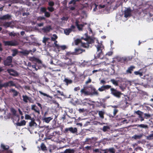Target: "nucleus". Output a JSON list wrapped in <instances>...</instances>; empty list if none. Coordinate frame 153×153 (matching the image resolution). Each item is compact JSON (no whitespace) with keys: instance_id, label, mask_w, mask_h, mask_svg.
<instances>
[{"instance_id":"27","label":"nucleus","mask_w":153,"mask_h":153,"mask_svg":"<svg viewBox=\"0 0 153 153\" xmlns=\"http://www.w3.org/2000/svg\"><path fill=\"white\" fill-rule=\"evenodd\" d=\"M19 121H17V122L16 123V125L18 126H25L26 124V121L25 120H22L20 122H19Z\"/></svg>"},{"instance_id":"45","label":"nucleus","mask_w":153,"mask_h":153,"mask_svg":"<svg viewBox=\"0 0 153 153\" xmlns=\"http://www.w3.org/2000/svg\"><path fill=\"white\" fill-rule=\"evenodd\" d=\"M110 129V128L108 126H104L102 128V130L104 131L105 132L107 131L108 129Z\"/></svg>"},{"instance_id":"63","label":"nucleus","mask_w":153,"mask_h":153,"mask_svg":"<svg viewBox=\"0 0 153 153\" xmlns=\"http://www.w3.org/2000/svg\"><path fill=\"white\" fill-rule=\"evenodd\" d=\"M45 18L43 16H39L37 18V20L38 21H40L42 20H45Z\"/></svg>"},{"instance_id":"38","label":"nucleus","mask_w":153,"mask_h":153,"mask_svg":"<svg viewBox=\"0 0 153 153\" xmlns=\"http://www.w3.org/2000/svg\"><path fill=\"white\" fill-rule=\"evenodd\" d=\"M98 114L100 117L102 118L103 119L104 118V112L102 111H99L98 112Z\"/></svg>"},{"instance_id":"40","label":"nucleus","mask_w":153,"mask_h":153,"mask_svg":"<svg viewBox=\"0 0 153 153\" xmlns=\"http://www.w3.org/2000/svg\"><path fill=\"white\" fill-rule=\"evenodd\" d=\"M11 24V23L10 22H5L3 24V26L5 28H7L10 27Z\"/></svg>"},{"instance_id":"34","label":"nucleus","mask_w":153,"mask_h":153,"mask_svg":"<svg viewBox=\"0 0 153 153\" xmlns=\"http://www.w3.org/2000/svg\"><path fill=\"white\" fill-rule=\"evenodd\" d=\"M31 121L30 122L29 124V126L30 127H32L33 126H36L37 125V124L34 121V120H31Z\"/></svg>"},{"instance_id":"50","label":"nucleus","mask_w":153,"mask_h":153,"mask_svg":"<svg viewBox=\"0 0 153 153\" xmlns=\"http://www.w3.org/2000/svg\"><path fill=\"white\" fill-rule=\"evenodd\" d=\"M25 119L26 120H32V118L29 115L26 114L25 115Z\"/></svg>"},{"instance_id":"56","label":"nucleus","mask_w":153,"mask_h":153,"mask_svg":"<svg viewBox=\"0 0 153 153\" xmlns=\"http://www.w3.org/2000/svg\"><path fill=\"white\" fill-rule=\"evenodd\" d=\"M74 63L72 62L71 59H69V61L67 62V64L68 65H71L73 64Z\"/></svg>"},{"instance_id":"42","label":"nucleus","mask_w":153,"mask_h":153,"mask_svg":"<svg viewBox=\"0 0 153 153\" xmlns=\"http://www.w3.org/2000/svg\"><path fill=\"white\" fill-rule=\"evenodd\" d=\"M32 59L33 61L36 62L39 64H41L42 63L41 61L38 58L33 57Z\"/></svg>"},{"instance_id":"59","label":"nucleus","mask_w":153,"mask_h":153,"mask_svg":"<svg viewBox=\"0 0 153 153\" xmlns=\"http://www.w3.org/2000/svg\"><path fill=\"white\" fill-rule=\"evenodd\" d=\"M54 41L55 47H56L57 49H59V45L58 44H57V41L56 40Z\"/></svg>"},{"instance_id":"6","label":"nucleus","mask_w":153,"mask_h":153,"mask_svg":"<svg viewBox=\"0 0 153 153\" xmlns=\"http://www.w3.org/2000/svg\"><path fill=\"white\" fill-rule=\"evenodd\" d=\"M77 129L76 127H72L66 128L65 129L64 132L65 133H67L70 132L72 134H75L77 132Z\"/></svg>"},{"instance_id":"22","label":"nucleus","mask_w":153,"mask_h":153,"mask_svg":"<svg viewBox=\"0 0 153 153\" xmlns=\"http://www.w3.org/2000/svg\"><path fill=\"white\" fill-rule=\"evenodd\" d=\"M90 101H91L89 100L86 99L82 100V102L84 105H91V104L89 103V102Z\"/></svg>"},{"instance_id":"33","label":"nucleus","mask_w":153,"mask_h":153,"mask_svg":"<svg viewBox=\"0 0 153 153\" xmlns=\"http://www.w3.org/2000/svg\"><path fill=\"white\" fill-rule=\"evenodd\" d=\"M75 44L76 45H78L79 43H81V46H82V43H84L81 39H77L74 41Z\"/></svg>"},{"instance_id":"52","label":"nucleus","mask_w":153,"mask_h":153,"mask_svg":"<svg viewBox=\"0 0 153 153\" xmlns=\"http://www.w3.org/2000/svg\"><path fill=\"white\" fill-rule=\"evenodd\" d=\"M39 93H40V94H41L43 95L44 96H46L48 97H49V98H51V96H50V95H49L45 93H44L41 91H39Z\"/></svg>"},{"instance_id":"46","label":"nucleus","mask_w":153,"mask_h":153,"mask_svg":"<svg viewBox=\"0 0 153 153\" xmlns=\"http://www.w3.org/2000/svg\"><path fill=\"white\" fill-rule=\"evenodd\" d=\"M146 139L148 140H151L153 139V133L147 136Z\"/></svg>"},{"instance_id":"26","label":"nucleus","mask_w":153,"mask_h":153,"mask_svg":"<svg viewBox=\"0 0 153 153\" xmlns=\"http://www.w3.org/2000/svg\"><path fill=\"white\" fill-rule=\"evenodd\" d=\"M7 71L10 75L13 76H14L16 73L15 71L12 69H8Z\"/></svg>"},{"instance_id":"62","label":"nucleus","mask_w":153,"mask_h":153,"mask_svg":"<svg viewBox=\"0 0 153 153\" xmlns=\"http://www.w3.org/2000/svg\"><path fill=\"white\" fill-rule=\"evenodd\" d=\"M150 117V114H147V113H144V118H149Z\"/></svg>"},{"instance_id":"41","label":"nucleus","mask_w":153,"mask_h":153,"mask_svg":"<svg viewBox=\"0 0 153 153\" xmlns=\"http://www.w3.org/2000/svg\"><path fill=\"white\" fill-rule=\"evenodd\" d=\"M12 56H15L17 54H18V51L17 49H14L12 50Z\"/></svg>"},{"instance_id":"1","label":"nucleus","mask_w":153,"mask_h":153,"mask_svg":"<svg viewBox=\"0 0 153 153\" xmlns=\"http://www.w3.org/2000/svg\"><path fill=\"white\" fill-rule=\"evenodd\" d=\"M97 49L96 54L94 55L95 58L97 59L100 58L103 55V51L105 50L104 47L101 43L98 42L97 44L95 45Z\"/></svg>"},{"instance_id":"31","label":"nucleus","mask_w":153,"mask_h":153,"mask_svg":"<svg viewBox=\"0 0 153 153\" xmlns=\"http://www.w3.org/2000/svg\"><path fill=\"white\" fill-rule=\"evenodd\" d=\"M10 91L13 93V96L14 97H16L18 95V92L14 89H11L10 90Z\"/></svg>"},{"instance_id":"64","label":"nucleus","mask_w":153,"mask_h":153,"mask_svg":"<svg viewBox=\"0 0 153 153\" xmlns=\"http://www.w3.org/2000/svg\"><path fill=\"white\" fill-rule=\"evenodd\" d=\"M54 3L53 1H50L48 3V5L51 7L53 6L54 5Z\"/></svg>"},{"instance_id":"17","label":"nucleus","mask_w":153,"mask_h":153,"mask_svg":"<svg viewBox=\"0 0 153 153\" xmlns=\"http://www.w3.org/2000/svg\"><path fill=\"white\" fill-rule=\"evenodd\" d=\"M63 82L65 83V85L68 86L69 84H71L73 83V81L68 78H65L63 80Z\"/></svg>"},{"instance_id":"35","label":"nucleus","mask_w":153,"mask_h":153,"mask_svg":"<svg viewBox=\"0 0 153 153\" xmlns=\"http://www.w3.org/2000/svg\"><path fill=\"white\" fill-rule=\"evenodd\" d=\"M64 33L67 35H68L71 32V30L69 28H67L64 30Z\"/></svg>"},{"instance_id":"20","label":"nucleus","mask_w":153,"mask_h":153,"mask_svg":"<svg viewBox=\"0 0 153 153\" xmlns=\"http://www.w3.org/2000/svg\"><path fill=\"white\" fill-rule=\"evenodd\" d=\"M11 17L10 15L7 14L0 17V19L1 20H4L9 19Z\"/></svg>"},{"instance_id":"21","label":"nucleus","mask_w":153,"mask_h":153,"mask_svg":"<svg viewBox=\"0 0 153 153\" xmlns=\"http://www.w3.org/2000/svg\"><path fill=\"white\" fill-rule=\"evenodd\" d=\"M5 85V87H7L8 86L11 87L12 86H14L15 85V84L14 83L13 81H9V82L4 83Z\"/></svg>"},{"instance_id":"7","label":"nucleus","mask_w":153,"mask_h":153,"mask_svg":"<svg viewBox=\"0 0 153 153\" xmlns=\"http://www.w3.org/2000/svg\"><path fill=\"white\" fill-rule=\"evenodd\" d=\"M5 46H15L18 45V42L16 40L4 42Z\"/></svg>"},{"instance_id":"2","label":"nucleus","mask_w":153,"mask_h":153,"mask_svg":"<svg viewBox=\"0 0 153 153\" xmlns=\"http://www.w3.org/2000/svg\"><path fill=\"white\" fill-rule=\"evenodd\" d=\"M85 38L82 37L81 38V39H84L86 42H84V43H82V46L85 48H88L89 46V45L93 43L94 42V40L90 36H88L87 33H85Z\"/></svg>"},{"instance_id":"61","label":"nucleus","mask_w":153,"mask_h":153,"mask_svg":"<svg viewBox=\"0 0 153 153\" xmlns=\"http://www.w3.org/2000/svg\"><path fill=\"white\" fill-rule=\"evenodd\" d=\"M45 16L47 18H49L50 16V13L47 11L45 13Z\"/></svg>"},{"instance_id":"12","label":"nucleus","mask_w":153,"mask_h":153,"mask_svg":"<svg viewBox=\"0 0 153 153\" xmlns=\"http://www.w3.org/2000/svg\"><path fill=\"white\" fill-rule=\"evenodd\" d=\"M131 12L132 10L130 8H127V9L124 11V17L126 18L128 16H131Z\"/></svg>"},{"instance_id":"14","label":"nucleus","mask_w":153,"mask_h":153,"mask_svg":"<svg viewBox=\"0 0 153 153\" xmlns=\"http://www.w3.org/2000/svg\"><path fill=\"white\" fill-rule=\"evenodd\" d=\"M85 49H81L80 48H77L75 49L74 52V55H78L81 53L83 52H85Z\"/></svg>"},{"instance_id":"37","label":"nucleus","mask_w":153,"mask_h":153,"mask_svg":"<svg viewBox=\"0 0 153 153\" xmlns=\"http://www.w3.org/2000/svg\"><path fill=\"white\" fill-rule=\"evenodd\" d=\"M110 81L115 86H117L118 85V82L116 80L114 79H111Z\"/></svg>"},{"instance_id":"36","label":"nucleus","mask_w":153,"mask_h":153,"mask_svg":"<svg viewBox=\"0 0 153 153\" xmlns=\"http://www.w3.org/2000/svg\"><path fill=\"white\" fill-rule=\"evenodd\" d=\"M40 147L42 150L45 151L47 150V148L45 145L43 143H42Z\"/></svg>"},{"instance_id":"47","label":"nucleus","mask_w":153,"mask_h":153,"mask_svg":"<svg viewBox=\"0 0 153 153\" xmlns=\"http://www.w3.org/2000/svg\"><path fill=\"white\" fill-rule=\"evenodd\" d=\"M118 112V110L117 109L114 108V110L113 115H111V116H110L112 117H114L116 115Z\"/></svg>"},{"instance_id":"19","label":"nucleus","mask_w":153,"mask_h":153,"mask_svg":"<svg viewBox=\"0 0 153 153\" xmlns=\"http://www.w3.org/2000/svg\"><path fill=\"white\" fill-rule=\"evenodd\" d=\"M51 30L52 28L51 26L50 25L45 27L43 28L42 29V30L45 33H47L49 32Z\"/></svg>"},{"instance_id":"49","label":"nucleus","mask_w":153,"mask_h":153,"mask_svg":"<svg viewBox=\"0 0 153 153\" xmlns=\"http://www.w3.org/2000/svg\"><path fill=\"white\" fill-rule=\"evenodd\" d=\"M104 88H105V91L106 90H108L110 89L111 88V86L109 85H103Z\"/></svg>"},{"instance_id":"10","label":"nucleus","mask_w":153,"mask_h":153,"mask_svg":"<svg viewBox=\"0 0 153 153\" xmlns=\"http://www.w3.org/2000/svg\"><path fill=\"white\" fill-rule=\"evenodd\" d=\"M81 95L83 96H87L91 95L90 91L86 90L85 88H84L80 90Z\"/></svg>"},{"instance_id":"3","label":"nucleus","mask_w":153,"mask_h":153,"mask_svg":"<svg viewBox=\"0 0 153 153\" xmlns=\"http://www.w3.org/2000/svg\"><path fill=\"white\" fill-rule=\"evenodd\" d=\"M135 126L137 127L136 129L142 133L145 130H146L148 128V126L144 124H137Z\"/></svg>"},{"instance_id":"43","label":"nucleus","mask_w":153,"mask_h":153,"mask_svg":"<svg viewBox=\"0 0 153 153\" xmlns=\"http://www.w3.org/2000/svg\"><path fill=\"white\" fill-rule=\"evenodd\" d=\"M134 74L136 75H139L140 76H141L143 75L142 72H140V71H135L134 72Z\"/></svg>"},{"instance_id":"58","label":"nucleus","mask_w":153,"mask_h":153,"mask_svg":"<svg viewBox=\"0 0 153 153\" xmlns=\"http://www.w3.org/2000/svg\"><path fill=\"white\" fill-rule=\"evenodd\" d=\"M48 10L50 12H53L54 11V9L53 7H48L47 8Z\"/></svg>"},{"instance_id":"53","label":"nucleus","mask_w":153,"mask_h":153,"mask_svg":"<svg viewBox=\"0 0 153 153\" xmlns=\"http://www.w3.org/2000/svg\"><path fill=\"white\" fill-rule=\"evenodd\" d=\"M66 55L68 56H69L71 55H74V52H68L66 53Z\"/></svg>"},{"instance_id":"15","label":"nucleus","mask_w":153,"mask_h":153,"mask_svg":"<svg viewBox=\"0 0 153 153\" xmlns=\"http://www.w3.org/2000/svg\"><path fill=\"white\" fill-rule=\"evenodd\" d=\"M91 91H90L91 94V95H96L97 96L99 95V93L95 88L91 87Z\"/></svg>"},{"instance_id":"44","label":"nucleus","mask_w":153,"mask_h":153,"mask_svg":"<svg viewBox=\"0 0 153 153\" xmlns=\"http://www.w3.org/2000/svg\"><path fill=\"white\" fill-rule=\"evenodd\" d=\"M115 150L114 148H111L109 149L107 151L108 153H115Z\"/></svg>"},{"instance_id":"18","label":"nucleus","mask_w":153,"mask_h":153,"mask_svg":"<svg viewBox=\"0 0 153 153\" xmlns=\"http://www.w3.org/2000/svg\"><path fill=\"white\" fill-rule=\"evenodd\" d=\"M10 111L13 115L16 116V118L18 119V121H19L20 120V117L19 115L16 114V111L15 109L12 108H11Z\"/></svg>"},{"instance_id":"23","label":"nucleus","mask_w":153,"mask_h":153,"mask_svg":"<svg viewBox=\"0 0 153 153\" xmlns=\"http://www.w3.org/2000/svg\"><path fill=\"white\" fill-rule=\"evenodd\" d=\"M135 68V66H131L129 67L128 69L126 71V73L127 74H131L132 73V71H133V69Z\"/></svg>"},{"instance_id":"8","label":"nucleus","mask_w":153,"mask_h":153,"mask_svg":"<svg viewBox=\"0 0 153 153\" xmlns=\"http://www.w3.org/2000/svg\"><path fill=\"white\" fill-rule=\"evenodd\" d=\"M97 139L96 138L92 137L91 138H86L85 141V143L87 144H91L92 146H94L96 143Z\"/></svg>"},{"instance_id":"51","label":"nucleus","mask_w":153,"mask_h":153,"mask_svg":"<svg viewBox=\"0 0 153 153\" xmlns=\"http://www.w3.org/2000/svg\"><path fill=\"white\" fill-rule=\"evenodd\" d=\"M40 11L42 13H45L46 11V9L45 7H42L40 8Z\"/></svg>"},{"instance_id":"9","label":"nucleus","mask_w":153,"mask_h":153,"mask_svg":"<svg viewBox=\"0 0 153 153\" xmlns=\"http://www.w3.org/2000/svg\"><path fill=\"white\" fill-rule=\"evenodd\" d=\"M13 57L12 56H8L6 59L4 61V65L5 66H9L11 65Z\"/></svg>"},{"instance_id":"5","label":"nucleus","mask_w":153,"mask_h":153,"mask_svg":"<svg viewBox=\"0 0 153 153\" xmlns=\"http://www.w3.org/2000/svg\"><path fill=\"white\" fill-rule=\"evenodd\" d=\"M110 91L111 94L112 95L118 98H120L122 94L120 92L118 91L114 88H111Z\"/></svg>"},{"instance_id":"54","label":"nucleus","mask_w":153,"mask_h":153,"mask_svg":"<svg viewBox=\"0 0 153 153\" xmlns=\"http://www.w3.org/2000/svg\"><path fill=\"white\" fill-rule=\"evenodd\" d=\"M49 39V38H46L44 37L43 38V39L42 40V42L43 43L46 44L47 42Z\"/></svg>"},{"instance_id":"4","label":"nucleus","mask_w":153,"mask_h":153,"mask_svg":"<svg viewBox=\"0 0 153 153\" xmlns=\"http://www.w3.org/2000/svg\"><path fill=\"white\" fill-rule=\"evenodd\" d=\"M110 91L111 94L112 95L118 98H120L122 94L120 92L118 91L114 88H111Z\"/></svg>"},{"instance_id":"57","label":"nucleus","mask_w":153,"mask_h":153,"mask_svg":"<svg viewBox=\"0 0 153 153\" xmlns=\"http://www.w3.org/2000/svg\"><path fill=\"white\" fill-rule=\"evenodd\" d=\"M21 53L23 54L28 55L29 53V52L28 51L25 50L24 51L21 52Z\"/></svg>"},{"instance_id":"28","label":"nucleus","mask_w":153,"mask_h":153,"mask_svg":"<svg viewBox=\"0 0 153 153\" xmlns=\"http://www.w3.org/2000/svg\"><path fill=\"white\" fill-rule=\"evenodd\" d=\"M142 136L143 135L141 134H140L139 135L135 134L133 136H132L131 138L133 139H140L142 137Z\"/></svg>"},{"instance_id":"16","label":"nucleus","mask_w":153,"mask_h":153,"mask_svg":"<svg viewBox=\"0 0 153 153\" xmlns=\"http://www.w3.org/2000/svg\"><path fill=\"white\" fill-rule=\"evenodd\" d=\"M79 21L77 20L75 22V25L79 30H82L84 25L82 24H79Z\"/></svg>"},{"instance_id":"25","label":"nucleus","mask_w":153,"mask_h":153,"mask_svg":"<svg viewBox=\"0 0 153 153\" xmlns=\"http://www.w3.org/2000/svg\"><path fill=\"white\" fill-rule=\"evenodd\" d=\"M117 59L118 60V62H121L123 63L127 62L128 61L126 57H122V58L118 57L117 58Z\"/></svg>"},{"instance_id":"13","label":"nucleus","mask_w":153,"mask_h":153,"mask_svg":"<svg viewBox=\"0 0 153 153\" xmlns=\"http://www.w3.org/2000/svg\"><path fill=\"white\" fill-rule=\"evenodd\" d=\"M31 109L35 113L38 114H40V110L39 108L35 105H31Z\"/></svg>"},{"instance_id":"60","label":"nucleus","mask_w":153,"mask_h":153,"mask_svg":"<svg viewBox=\"0 0 153 153\" xmlns=\"http://www.w3.org/2000/svg\"><path fill=\"white\" fill-rule=\"evenodd\" d=\"M98 90L100 92L105 91V88H104V85H103L100 88H99Z\"/></svg>"},{"instance_id":"39","label":"nucleus","mask_w":153,"mask_h":153,"mask_svg":"<svg viewBox=\"0 0 153 153\" xmlns=\"http://www.w3.org/2000/svg\"><path fill=\"white\" fill-rule=\"evenodd\" d=\"M22 97L23 98V101L25 103H27L28 102L29 97L25 95H23Z\"/></svg>"},{"instance_id":"29","label":"nucleus","mask_w":153,"mask_h":153,"mask_svg":"<svg viewBox=\"0 0 153 153\" xmlns=\"http://www.w3.org/2000/svg\"><path fill=\"white\" fill-rule=\"evenodd\" d=\"M53 119V118L51 117H45L43 120L44 121H45L46 123H49L50 121L52 120Z\"/></svg>"},{"instance_id":"30","label":"nucleus","mask_w":153,"mask_h":153,"mask_svg":"<svg viewBox=\"0 0 153 153\" xmlns=\"http://www.w3.org/2000/svg\"><path fill=\"white\" fill-rule=\"evenodd\" d=\"M57 135V133L56 132H53L51 135H50V136H47V139H51L53 138V137L56 136V135Z\"/></svg>"},{"instance_id":"11","label":"nucleus","mask_w":153,"mask_h":153,"mask_svg":"<svg viewBox=\"0 0 153 153\" xmlns=\"http://www.w3.org/2000/svg\"><path fill=\"white\" fill-rule=\"evenodd\" d=\"M134 113L139 115L138 117L141 121H142L144 120V113L143 112L140 110H138L137 111H135Z\"/></svg>"},{"instance_id":"24","label":"nucleus","mask_w":153,"mask_h":153,"mask_svg":"<svg viewBox=\"0 0 153 153\" xmlns=\"http://www.w3.org/2000/svg\"><path fill=\"white\" fill-rule=\"evenodd\" d=\"M1 148L3 151H7L9 149V147L8 145H4L1 144Z\"/></svg>"},{"instance_id":"32","label":"nucleus","mask_w":153,"mask_h":153,"mask_svg":"<svg viewBox=\"0 0 153 153\" xmlns=\"http://www.w3.org/2000/svg\"><path fill=\"white\" fill-rule=\"evenodd\" d=\"M74 150L73 149H66L63 152L61 153H74Z\"/></svg>"},{"instance_id":"55","label":"nucleus","mask_w":153,"mask_h":153,"mask_svg":"<svg viewBox=\"0 0 153 153\" xmlns=\"http://www.w3.org/2000/svg\"><path fill=\"white\" fill-rule=\"evenodd\" d=\"M67 48V47L65 45H63L62 46L59 45V49H61L62 50H65Z\"/></svg>"},{"instance_id":"48","label":"nucleus","mask_w":153,"mask_h":153,"mask_svg":"<svg viewBox=\"0 0 153 153\" xmlns=\"http://www.w3.org/2000/svg\"><path fill=\"white\" fill-rule=\"evenodd\" d=\"M53 37L51 38V40L52 41H55L57 39L58 37L55 34H54L53 35Z\"/></svg>"}]
</instances>
